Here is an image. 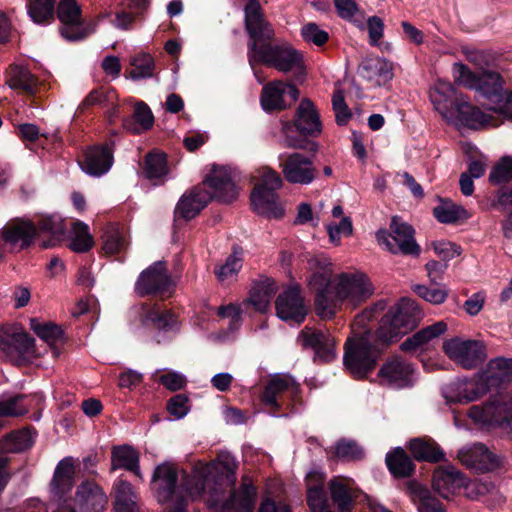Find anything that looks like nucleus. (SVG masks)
<instances>
[{"label":"nucleus","mask_w":512,"mask_h":512,"mask_svg":"<svg viewBox=\"0 0 512 512\" xmlns=\"http://www.w3.org/2000/svg\"><path fill=\"white\" fill-rule=\"evenodd\" d=\"M412 289L419 297L434 305L444 303L448 297V292L444 287L430 288L416 284L413 285Z\"/></svg>","instance_id":"obj_55"},{"label":"nucleus","mask_w":512,"mask_h":512,"mask_svg":"<svg viewBox=\"0 0 512 512\" xmlns=\"http://www.w3.org/2000/svg\"><path fill=\"white\" fill-rule=\"evenodd\" d=\"M358 73L371 85L380 86L392 78V67L384 58L369 57L361 62Z\"/></svg>","instance_id":"obj_31"},{"label":"nucleus","mask_w":512,"mask_h":512,"mask_svg":"<svg viewBox=\"0 0 512 512\" xmlns=\"http://www.w3.org/2000/svg\"><path fill=\"white\" fill-rule=\"evenodd\" d=\"M302 37L305 41L311 42L315 45H323L329 38L328 33L322 30L315 23H308L302 27Z\"/></svg>","instance_id":"obj_59"},{"label":"nucleus","mask_w":512,"mask_h":512,"mask_svg":"<svg viewBox=\"0 0 512 512\" xmlns=\"http://www.w3.org/2000/svg\"><path fill=\"white\" fill-rule=\"evenodd\" d=\"M276 292L277 285L274 280L261 281L253 287L250 297L244 305L251 304L256 311L266 312Z\"/></svg>","instance_id":"obj_43"},{"label":"nucleus","mask_w":512,"mask_h":512,"mask_svg":"<svg viewBox=\"0 0 512 512\" xmlns=\"http://www.w3.org/2000/svg\"><path fill=\"white\" fill-rule=\"evenodd\" d=\"M309 288L315 292L317 314L328 319L335 315L344 303L357 306L374 293V286L362 271L342 272L334 277L333 265L324 255L311 256L307 260Z\"/></svg>","instance_id":"obj_2"},{"label":"nucleus","mask_w":512,"mask_h":512,"mask_svg":"<svg viewBox=\"0 0 512 512\" xmlns=\"http://www.w3.org/2000/svg\"><path fill=\"white\" fill-rule=\"evenodd\" d=\"M154 117L150 108L144 103L139 102L136 104L132 119H125L123 121L124 128L134 134H140L153 125Z\"/></svg>","instance_id":"obj_45"},{"label":"nucleus","mask_w":512,"mask_h":512,"mask_svg":"<svg viewBox=\"0 0 512 512\" xmlns=\"http://www.w3.org/2000/svg\"><path fill=\"white\" fill-rule=\"evenodd\" d=\"M332 105L336 114V121L338 124H345L351 116V113L345 103L344 95L341 90H336L333 93Z\"/></svg>","instance_id":"obj_61"},{"label":"nucleus","mask_w":512,"mask_h":512,"mask_svg":"<svg viewBox=\"0 0 512 512\" xmlns=\"http://www.w3.org/2000/svg\"><path fill=\"white\" fill-rule=\"evenodd\" d=\"M39 231L49 234L51 239L42 243L43 248L54 246L62 240L66 233V224L58 214L45 215L38 220Z\"/></svg>","instance_id":"obj_44"},{"label":"nucleus","mask_w":512,"mask_h":512,"mask_svg":"<svg viewBox=\"0 0 512 512\" xmlns=\"http://www.w3.org/2000/svg\"><path fill=\"white\" fill-rule=\"evenodd\" d=\"M491 72H484L481 77L470 71V69L462 63H454L452 66V76L455 84L470 89H476L485 96V91H489L492 87V80L487 76Z\"/></svg>","instance_id":"obj_34"},{"label":"nucleus","mask_w":512,"mask_h":512,"mask_svg":"<svg viewBox=\"0 0 512 512\" xmlns=\"http://www.w3.org/2000/svg\"><path fill=\"white\" fill-rule=\"evenodd\" d=\"M480 375L489 385V389L509 381L512 378V358L496 357L491 359Z\"/></svg>","instance_id":"obj_36"},{"label":"nucleus","mask_w":512,"mask_h":512,"mask_svg":"<svg viewBox=\"0 0 512 512\" xmlns=\"http://www.w3.org/2000/svg\"><path fill=\"white\" fill-rule=\"evenodd\" d=\"M56 0H28L27 10L36 24H48L54 19Z\"/></svg>","instance_id":"obj_48"},{"label":"nucleus","mask_w":512,"mask_h":512,"mask_svg":"<svg viewBox=\"0 0 512 512\" xmlns=\"http://www.w3.org/2000/svg\"><path fill=\"white\" fill-rule=\"evenodd\" d=\"M258 512H291L290 507L280 500L273 499L270 495H264Z\"/></svg>","instance_id":"obj_64"},{"label":"nucleus","mask_w":512,"mask_h":512,"mask_svg":"<svg viewBox=\"0 0 512 512\" xmlns=\"http://www.w3.org/2000/svg\"><path fill=\"white\" fill-rule=\"evenodd\" d=\"M298 339L303 347L314 350L315 361L331 362L336 358V341L328 330L305 327Z\"/></svg>","instance_id":"obj_18"},{"label":"nucleus","mask_w":512,"mask_h":512,"mask_svg":"<svg viewBox=\"0 0 512 512\" xmlns=\"http://www.w3.org/2000/svg\"><path fill=\"white\" fill-rule=\"evenodd\" d=\"M238 462L227 451H221L210 463L198 461L188 474L177 465L159 464L152 475L151 489L157 501L167 505L166 512H184L190 500L208 492L214 496L236 483Z\"/></svg>","instance_id":"obj_1"},{"label":"nucleus","mask_w":512,"mask_h":512,"mask_svg":"<svg viewBox=\"0 0 512 512\" xmlns=\"http://www.w3.org/2000/svg\"><path fill=\"white\" fill-rule=\"evenodd\" d=\"M277 316L287 322L300 324L305 320L308 309L304 304L300 290L290 287L283 291L276 300Z\"/></svg>","instance_id":"obj_24"},{"label":"nucleus","mask_w":512,"mask_h":512,"mask_svg":"<svg viewBox=\"0 0 512 512\" xmlns=\"http://www.w3.org/2000/svg\"><path fill=\"white\" fill-rule=\"evenodd\" d=\"M352 231V222L349 217H342L339 224L327 225L330 241L336 245L339 244L341 236H349L352 234Z\"/></svg>","instance_id":"obj_58"},{"label":"nucleus","mask_w":512,"mask_h":512,"mask_svg":"<svg viewBox=\"0 0 512 512\" xmlns=\"http://www.w3.org/2000/svg\"><path fill=\"white\" fill-rule=\"evenodd\" d=\"M168 412L176 419H181L189 411L188 398L182 394L172 397L167 404Z\"/></svg>","instance_id":"obj_62"},{"label":"nucleus","mask_w":512,"mask_h":512,"mask_svg":"<svg viewBox=\"0 0 512 512\" xmlns=\"http://www.w3.org/2000/svg\"><path fill=\"white\" fill-rule=\"evenodd\" d=\"M458 459L468 469L478 473L493 471L501 464L499 457L481 443L461 448Z\"/></svg>","instance_id":"obj_19"},{"label":"nucleus","mask_w":512,"mask_h":512,"mask_svg":"<svg viewBox=\"0 0 512 512\" xmlns=\"http://www.w3.org/2000/svg\"><path fill=\"white\" fill-rule=\"evenodd\" d=\"M126 247V240L117 228H109L103 235V250L106 254H116Z\"/></svg>","instance_id":"obj_53"},{"label":"nucleus","mask_w":512,"mask_h":512,"mask_svg":"<svg viewBox=\"0 0 512 512\" xmlns=\"http://www.w3.org/2000/svg\"><path fill=\"white\" fill-rule=\"evenodd\" d=\"M111 495L114 512H139L137 492L123 475L113 482Z\"/></svg>","instance_id":"obj_29"},{"label":"nucleus","mask_w":512,"mask_h":512,"mask_svg":"<svg viewBox=\"0 0 512 512\" xmlns=\"http://www.w3.org/2000/svg\"><path fill=\"white\" fill-rule=\"evenodd\" d=\"M257 180L251 193L253 210L269 218H279L284 209L279 203L277 190L283 185L280 174L270 167H261L254 176Z\"/></svg>","instance_id":"obj_7"},{"label":"nucleus","mask_w":512,"mask_h":512,"mask_svg":"<svg viewBox=\"0 0 512 512\" xmlns=\"http://www.w3.org/2000/svg\"><path fill=\"white\" fill-rule=\"evenodd\" d=\"M133 69L130 78L140 80L151 77L153 74V58L149 54H139L131 59Z\"/></svg>","instance_id":"obj_52"},{"label":"nucleus","mask_w":512,"mask_h":512,"mask_svg":"<svg viewBox=\"0 0 512 512\" xmlns=\"http://www.w3.org/2000/svg\"><path fill=\"white\" fill-rule=\"evenodd\" d=\"M244 23L250 37L248 60L252 68L256 63H263L284 73L303 70V56L291 44L271 43L274 29L265 19L258 0H249L245 5Z\"/></svg>","instance_id":"obj_3"},{"label":"nucleus","mask_w":512,"mask_h":512,"mask_svg":"<svg viewBox=\"0 0 512 512\" xmlns=\"http://www.w3.org/2000/svg\"><path fill=\"white\" fill-rule=\"evenodd\" d=\"M299 391V384L289 374H276L267 383L262 401L268 407L275 410L282 407L284 396L296 397Z\"/></svg>","instance_id":"obj_23"},{"label":"nucleus","mask_w":512,"mask_h":512,"mask_svg":"<svg viewBox=\"0 0 512 512\" xmlns=\"http://www.w3.org/2000/svg\"><path fill=\"white\" fill-rule=\"evenodd\" d=\"M144 176L154 185L163 184L170 178L166 155L160 152H151L146 155L143 168Z\"/></svg>","instance_id":"obj_39"},{"label":"nucleus","mask_w":512,"mask_h":512,"mask_svg":"<svg viewBox=\"0 0 512 512\" xmlns=\"http://www.w3.org/2000/svg\"><path fill=\"white\" fill-rule=\"evenodd\" d=\"M386 464L395 477H407L414 470V464L405 451L397 447L386 455Z\"/></svg>","instance_id":"obj_47"},{"label":"nucleus","mask_w":512,"mask_h":512,"mask_svg":"<svg viewBox=\"0 0 512 512\" xmlns=\"http://www.w3.org/2000/svg\"><path fill=\"white\" fill-rule=\"evenodd\" d=\"M385 308L386 301L380 300L358 315L352 324L353 337L347 340L343 360L345 367L356 378L365 377L375 367L380 350L368 323Z\"/></svg>","instance_id":"obj_4"},{"label":"nucleus","mask_w":512,"mask_h":512,"mask_svg":"<svg viewBox=\"0 0 512 512\" xmlns=\"http://www.w3.org/2000/svg\"><path fill=\"white\" fill-rule=\"evenodd\" d=\"M34 339L16 327L0 329V356L16 359L33 352Z\"/></svg>","instance_id":"obj_20"},{"label":"nucleus","mask_w":512,"mask_h":512,"mask_svg":"<svg viewBox=\"0 0 512 512\" xmlns=\"http://www.w3.org/2000/svg\"><path fill=\"white\" fill-rule=\"evenodd\" d=\"M410 451L417 460L437 462L444 457V453L435 443L419 438L411 440Z\"/></svg>","instance_id":"obj_49"},{"label":"nucleus","mask_w":512,"mask_h":512,"mask_svg":"<svg viewBox=\"0 0 512 512\" xmlns=\"http://www.w3.org/2000/svg\"><path fill=\"white\" fill-rule=\"evenodd\" d=\"M299 97L295 85L282 81L266 84L261 93L260 102L264 111L283 110L291 106Z\"/></svg>","instance_id":"obj_17"},{"label":"nucleus","mask_w":512,"mask_h":512,"mask_svg":"<svg viewBox=\"0 0 512 512\" xmlns=\"http://www.w3.org/2000/svg\"><path fill=\"white\" fill-rule=\"evenodd\" d=\"M131 317L137 319L143 326L153 325L160 331L176 332L178 330L177 321L170 312H160L150 304L135 306L131 311Z\"/></svg>","instance_id":"obj_26"},{"label":"nucleus","mask_w":512,"mask_h":512,"mask_svg":"<svg viewBox=\"0 0 512 512\" xmlns=\"http://www.w3.org/2000/svg\"><path fill=\"white\" fill-rule=\"evenodd\" d=\"M30 327L40 339L51 346L62 340L63 331L54 323L31 319Z\"/></svg>","instance_id":"obj_50"},{"label":"nucleus","mask_w":512,"mask_h":512,"mask_svg":"<svg viewBox=\"0 0 512 512\" xmlns=\"http://www.w3.org/2000/svg\"><path fill=\"white\" fill-rule=\"evenodd\" d=\"M74 465L72 458H64L61 460L54 472L51 482V493L58 501L62 500L73 485Z\"/></svg>","instance_id":"obj_37"},{"label":"nucleus","mask_w":512,"mask_h":512,"mask_svg":"<svg viewBox=\"0 0 512 512\" xmlns=\"http://www.w3.org/2000/svg\"><path fill=\"white\" fill-rule=\"evenodd\" d=\"M469 418L480 427L508 428L512 419V397H493L484 405H474L468 411Z\"/></svg>","instance_id":"obj_12"},{"label":"nucleus","mask_w":512,"mask_h":512,"mask_svg":"<svg viewBox=\"0 0 512 512\" xmlns=\"http://www.w3.org/2000/svg\"><path fill=\"white\" fill-rule=\"evenodd\" d=\"M242 267L241 253L234 251L226 262L216 270V275L220 281H225L235 276Z\"/></svg>","instance_id":"obj_56"},{"label":"nucleus","mask_w":512,"mask_h":512,"mask_svg":"<svg viewBox=\"0 0 512 512\" xmlns=\"http://www.w3.org/2000/svg\"><path fill=\"white\" fill-rule=\"evenodd\" d=\"M113 163V155L108 146H95L88 148L84 157L79 161L83 172L90 176L100 177L106 174Z\"/></svg>","instance_id":"obj_27"},{"label":"nucleus","mask_w":512,"mask_h":512,"mask_svg":"<svg viewBox=\"0 0 512 512\" xmlns=\"http://www.w3.org/2000/svg\"><path fill=\"white\" fill-rule=\"evenodd\" d=\"M407 491L418 512H445L442 503L421 484L411 482L407 486Z\"/></svg>","instance_id":"obj_40"},{"label":"nucleus","mask_w":512,"mask_h":512,"mask_svg":"<svg viewBox=\"0 0 512 512\" xmlns=\"http://www.w3.org/2000/svg\"><path fill=\"white\" fill-rule=\"evenodd\" d=\"M489 390V385L478 373L474 378L459 380L447 385L443 390V395L449 402L468 403L476 401Z\"/></svg>","instance_id":"obj_21"},{"label":"nucleus","mask_w":512,"mask_h":512,"mask_svg":"<svg viewBox=\"0 0 512 512\" xmlns=\"http://www.w3.org/2000/svg\"><path fill=\"white\" fill-rule=\"evenodd\" d=\"M466 485V478L455 467H439L433 474V488L444 499H449Z\"/></svg>","instance_id":"obj_28"},{"label":"nucleus","mask_w":512,"mask_h":512,"mask_svg":"<svg viewBox=\"0 0 512 512\" xmlns=\"http://www.w3.org/2000/svg\"><path fill=\"white\" fill-rule=\"evenodd\" d=\"M429 97L441 117L457 128L478 129L497 125L489 114L473 106L449 81L438 79L430 88Z\"/></svg>","instance_id":"obj_5"},{"label":"nucleus","mask_w":512,"mask_h":512,"mask_svg":"<svg viewBox=\"0 0 512 512\" xmlns=\"http://www.w3.org/2000/svg\"><path fill=\"white\" fill-rule=\"evenodd\" d=\"M279 167L284 179L294 185H310L318 175L312 159L300 152L281 154Z\"/></svg>","instance_id":"obj_14"},{"label":"nucleus","mask_w":512,"mask_h":512,"mask_svg":"<svg viewBox=\"0 0 512 512\" xmlns=\"http://www.w3.org/2000/svg\"><path fill=\"white\" fill-rule=\"evenodd\" d=\"M257 488L248 476L242 478L239 489L218 506V512H254Z\"/></svg>","instance_id":"obj_25"},{"label":"nucleus","mask_w":512,"mask_h":512,"mask_svg":"<svg viewBox=\"0 0 512 512\" xmlns=\"http://www.w3.org/2000/svg\"><path fill=\"white\" fill-rule=\"evenodd\" d=\"M378 375L382 384L397 389L410 387L417 379L414 367L399 357L386 362Z\"/></svg>","instance_id":"obj_22"},{"label":"nucleus","mask_w":512,"mask_h":512,"mask_svg":"<svg viewBox=\"0 0 512 512\" xmlns=\"http://www.w3.org/2000/svg\"><path fill=\"white\" fill-rule=\"evenodd\" d=\"M391 233L387 230H379L376 233L378 243L391 253L418 256L420 247L414 238V229L408 223L394 216L390 223Z\"/></svg>","instance_id":"obj_10"},{"label":"nucleus","mask_w":512,"mask_h":512,"mask_svg":"<svg viewBox=\"0 0 512 512\" xmlns=\"http://www.w3.org/2000/svg\"><path fill=\"white\" fill-rule=\"evenodd\" d=\"M418 314L417 305L413 300L401 299L382 317L376 331L377 340L384 343L396 341L416 325Z\"/></svg>","instance_id":"obj_8"},{"label":"nucleus","mask_w":512,"mask_h":512,"mask_svg":"<svg viewBox=\"0 0 512 512\" xmlns=\"http://www.w3.org/2000/svg\"><path fill=\"white\" fill-rule=\"evenodd\" d=\"M443 351L450 360L465 369H475L487 358L485 344L474 339H448L443 342Z\"/></svg>","instance_id":"obj_11"},{"label":"nucleus","mask_w":512,"mask_h":512,"mask_svg":"<svg viewBox=\"0 0 512 512\" xmlns=\"http://www.w3.org/2000/svg\"><path fill=\"white\" fill-rule=\"evenodd\" d=\"M159 382L171 391H177L186 384V377L176 371H167L159 377Z\"/></svg>","instance_id":"obj_63"},{"label":"nucleus","mask_w":512,"mask_h":512,"mask_svg":"<svg viewBox=\"0 0 512 512\" xmlns=\"http://www.w3.org/2000/svg\"><path fill=\"white\" fill-rule=\"evenodd\" d=\"M238 189L231 171L225 167H213L203 186H197L182 195L175 209V216L190 220L200 213L212 198L222 202L236 199Z\"/></svg>","instance_id":"obj_6"},{"label":"nucleus","mask_w":512,"mask_h":512,"mask_svg":"<svg viewBox=\"0 0 512 512\" xmlns=\"http://www.w3.org/2000/svg\"><path fill=\"white\" fill-rule=\"evenodd\" d=\"M125 469L134 473L141 481L143 474L139 465L138 452L129 445L114 447L111 457V471Z\"/></svg>","instance_id":"obj_38"},{"label":"nucleus","mask_w":512,"mask_h":512,"mask_svg":"<svg viewBox=\"0 0 512 512\" xmlns=\"http://www.w3.org/2000/svg\"><path fill=\"white\" fill-rule=\"evenodd\" d=\"M433 213L435 218L444 224H453L470 217L467 210L461 205L444 199H441L440 203L434 207Z\"/></svg>","instance_id":"obj_46"},{"label":"nucleus","mask_w":512,"mask_h":512,"mask_svg":"<svg viewBox=\"0 0 512 512\" xmlns=\"http://www.w3.org/2000/svg\"><path fill=\"white\" fill-rule=\"evenodd\" d=\"M487 76L492 80L491 89L485 91V97L491 102L489 110L512 120V93L503 90V79L498 73H490Z\"/></svg>","instance_id":"obj_30"},{"label":"nucleus","mask_w":512,"mask_h":512,"mask_svg":"<svg viewBox=\"0 0 512 512\" xmlns=\"http://www.w3.org/2000/svg\"><path fill=\"white\" fill-rule=\"evenodd\" d=\"M36 234V227L26 220L10 222L1 230V236L6 243L19 246L21 249L29 246Z\"/></svg>","instance_id":"obj_32"},{"label":"nucleus","mask_w":512,"mask_h":512,"mask_svg":"<svg viewBox=\"0 0 512 512\" xmlns=\"http://www.w3.org/2000/svg\"><path fill=\"white\" fill-rule=\"evenodd\" d=\"M173 282L167 274L164 262H155L144 270L135 284L139 296L151 294L165 295L171 293Z\"/></svg>","instance_id":"obj_16"},{"label":"nucleus","mask_w":512,"mask_h":512,"mask_svg":"<svg viewBox=\"0 0 512 512\" xmlns=\"http://www.w3.org/2000/svg\"><path fill=\"white\" fill-rule=\"evenodd\" d=\"M295 129L305 136H317L321 132V122L314 104L303 99L296 111L294 123H282V144L288 148H302V140L295 135Z\"/></svg>","instance_id":"obj_9"},{"label":"nucleus","mask_w":512,"mask_h":512,"mask_svg":"<svg viewBox=\"0 0 512 512\" xmlns=\"http://www.w3.org/2000/svg\"><path fill=\"white\" fill-rule=\"evenodd\" d=\"M57 16L62 24L60 33L68 41L83 40L96 31V21H82L81 10L75 0H61Z\"/></svg>","instance_id":"obj_13"},{"label":"nucleus","mask_w":512,"mask_h":512,"mask_svg":"<svg viewBox=\"0 0 512 512\" xmlns=\"http://www.w3.org/2000/svg\"><path fill=\"white\" fill-rule=\"evenodd\" d=\"M512 177V157H503L492 169L489 180L500 184Z\"/></svg>","instance_id":"obj_57"},{"label":"nucleus","mask_w":512,"mask_h":512,"mask_svg":"<svg viewBox=\"0 0 512 512\" xmlns=\"http://www.w3.org/2000/svg\"><path fill=\"white\" fill-rule=\"evenodd\" d=\"M324 478L313 473L308 476L307 502L311 512H333L323 489Z\"/></svg>","instance_id":"obj_42"},{"label":"nucleus","mask_w":512,"mask_h":512,"mask_svg":"<svg viewBox=\"0 0 512 512\" xmlns=\"http://www.w3.org/2000/svg\"><path fill=\"white\" fill-rule=\"evenodd\" d=\"M447 331V324L444 321H438L432 325H429L411 337L407 338L401 344V350L404 352H416L418 350L425 349L426 346L437 339L439 336Z\"/></svg>","instance_id":"obj_33"},{"label":"nucleus","mask_w":512,"mask_h":512,"mask_svg":"<svg viewBox=\"0 0 512 512\" xmlns=\"http://www.w3.org/2000/svg\"><path fill=\"white\" fill-rule=\"evenodd\" d=\"M353 481L348 478L334 477L329 482L332 501L339 512H346L352 506Z\"/></svg>","instance_id":"obj_41"},{"label":"nucleus","mask_w":512,"mask_h":512,"mask_svg":"<svg viewBox=\"0 0 512 512\" xmlns=\"http://www.w3.org/2000/svg\"><path fill=\"white\" fill-rule=\"evenodd\" d=\"M25 397L17 395L0 401L1 417H17L28 412V407L23 404Z\"/></svg>","instance_id":"obj_54"},{"label":"nucleus","mask_w":512,"mask_h":512,"mask_svg":"<svg viewBox=\"0 0 512 512\" xmlns=\"http://www.w3.org/2000/svg\"><path fill=\"white\" fill-rule=\"evenodd\" d=\"M72 512H105L108 505V497L100 485L94 481L81 482L75 492L71 503H66Z\"/></svg>","instance_id":"obj_15"},{"label":"nucleus","mask_w":512,"mask_h":512,"mask_svg":"<svg viewBox=\"0 0 512 512\" xmlns=\"http://www.w3.org/2000/svg\"><path fill=\"white\" fill-rule=\"evenodd\" d=\"M93 238L89 234L88 226L82 222H74L70 236L71 250L83 253L93 246Z\"/></svg>","instance_id":"obj_51"},{"label":"nucleus","mask_w":512,"mask_h":512,"mask_svg":"<svg viewBox=\"0 0 512 512\" xmlns=\"http://www.w3.org/2000/svg\"><path fill=\"white\" fill-rule=\"evenodd\" d=\"M335 455L342 459H359L362 450L354 441L341 440L335 446Z\"/></svg>","instance_id":"obj_60"},{"label":"nucleus","mask_w":512,"mask_h":512,"mask_svg":"<svg viewBox=\"0 0 512 512\" xmlns=\"http://www.w3.org/2000/svg\"><path fill=\"white\" fill-rule=\"evenodd\" d=\"M6 83L11 89L33 96L38 92L39 82L31 72L19 65H10L6 71Z\"/></svg>","instance_id":"obj_35"}]
</instances>
